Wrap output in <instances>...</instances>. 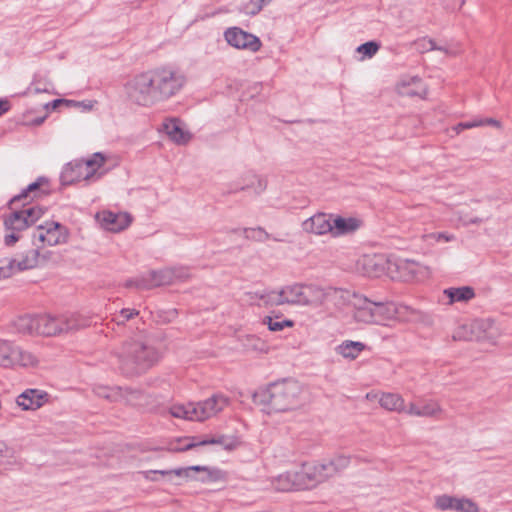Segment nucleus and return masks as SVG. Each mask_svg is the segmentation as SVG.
<instances>
[{
	"mask_svg": "<svg viewBox=\"0 0 512 512\" xmlns=\"http://www.w3.org/2000/svg\"><path fill=\"white\" fill-rule=\"evenodd\" d=\"M422 47L426 51H429V50H440V51H444L445 53H449L445 48L437 47L436 43L433 40H431V39H424L422 41Z\"/></svg>",
	"mask_w": 512,
	"mask_h": 512,
	"instance_id": "obj_61",
	"label": "nucleus"
},
{
	"mask_svg": "<svg viewBox=\"0 0 512 512\" xmlns=\"http://www.w3.org/2000/svg\"><path fill=\"white\" fill-rule=\"evenodd\" d=\"M422 238L428 245H433L435 243L452 241L455 239V236L448 232H430L423 234Z\"/></svg>",
	"mask_w": 512,
	"mask_h": 512,
	"instance_id": "obj_44",
	"label": "nucleus"
},
{
	"mask_svg": "<svg viewBox=\"0 0 512 512\" xmlns=\"http://www.w3.org/2000/svg\"><path fill=\"white\" fill-rule=\"evenodd\" d=\"M61 333L75 331L86 326V322L77 314H66L58 316Z\"/></svg>",
	"mask_w": 512,
	"mask_h": 512,
	"instance_id": "obj_35",
	"label": "nucleus"
},
{
	"mask_svg": "<svg viewBox=\"0 0 512 512\" xmlns=\"http://www.w3.org/2000/svg\"><path fill=\"white\" fill-rule=\"evenodd\" d=\"M31 245L45 247L66 243L69 233L66 226H32Z\"/></svg>",
	"mask_w": 512,
	"mask_h": 512,
	"instance_id": "obj_9",
	"label": "nucleus"
},
{
	"mask_svg": "<svg viewBox=\"0 0 512 512\" xmlns=\"http://www.w3.org/2000/svg\"><path fill=\"white\" fill-rule=\"evenodd\" d=\"M32 226H6L4 232V244L13 246L18 241L31 244Z\"/></svg>",
	"mask_w": 512,
	"mask_h": 512,
	"instance_id": "obj_24",
	"label": "nucleus"
},
{
	"mask_svg": "<svg viewBox=\"0 0 512 512\" xmlns=\"http://www.w3.org/2000/svg\"><path fill=\"white\" fill-rule=\"evenodd\" d=\"M264 5L265 3L263 0H251L248 4L245 5L244 12L247 15H256L262 10Z\"/></svg>",
	"mask_w": 512,
	"mask_h": 512,
	"instance_id": "obj_55",
	"label": "nucleus"
},
{
	"mask_svg": "<svg viewBox=\"0 0 512 512\" xmlns=\"http://www.w3.org/2000/svg\"><path fill=\"white\" fill-rule=\"evenodd\" d=\"M140 474L145 480L149 482H157L159 480L158 476L155 475L153 470L141 471Z\"/></svg>",
	"mask_w": 512,
	"mask_h": 512,
	"instance_id": "obj_63",
	"label": "nucleus"
},
{
	"mask_svg": "<svg viewBox=\"0 0 512 512\" xmlns=\"http://www.w3.org/2000/svg\"><path fill=\"white\" fill-rule=\"evenodd\" d=\"M285 301L289 305L319 306L326 299V292L316 285H288L284 286Z\"/></svg>",
	"mask_w": 512,
	"mask_h": 512,
	"instance_id": "obj_8",
	"label": "nucleus"
},
{
	"mask_svg": "<svg viewBox=\"0 0 512 512\" xmlns=\"http://www.w3.org/2000/svg\"><path fill=\"white\" fill-rule=\"evenodd\" d=\"M353 319L357 323L388 326L394 312L392 302H375L364 295L354 294Z\"/></svg>",
	"mask_w": 512,
	"mask_h": 512,
	"instance_id": "obj_5",
	"label": "nucleus"
},
{
	"mask_svg": "<svg viewBox=\"0 0 512 512\" xmlns=\"http://www.w3.org/2000/svg\"><path fill=\"white\" fill-rule=\"evenodd\" d=\"M14 341L0 338V368L8 369Z\"/></svg>",
	"mask_w": 512,
	"mask_h": 512,
	"instance_id": "obj_41",
	"label": "nucleus"
},
{
	"mask_svg": "<svg viewBox=\"0 0 512 512\" xmlns=\"http://www.w3.org/2000/svg\"><path fill=\"white\" fill-rule=\"evenodd\" d=\"M155 341L152 333L142 330L114 347L107 357V363L123 377H139L161 359L162 353Z\"/></svg>",
	"mask_w": 512,
	"mask_h": 512,
	"instance_id": "obj_2",
	"label": "nucleus"
},
{
	"mask_svg": "<svg viewBox=\"0 0 512 512\" xmlns=\"http://www.w3.org/2000/svg\"><path fill=\"white\" fill-rule=\"evenodd\" d=\"M443 413V408L438 401L424 400L420 403V411L418 417L436 418Z\"/></svg>",
	"mask_w": 512,
	"mask_h": 512,
	"instance_id": "obj_38",
	"label": "nucleus"
},
{
	"mask_svg": "<svg viewBox=\"0 0 512 512\" xmlns=\"http://www.w3.org/2000/svg\"><path fill=\"white\" fill-rule=\"evenodd\" d=\"M419 411H420V403L417 404V403H414V402H410L408 404V406L404 405V412L403 413H406V414H408L410 416L418 417L419 416Z\"/></svg>",
	"mask_w": 512,
	"mask_h": 512,
	"instance_id": "obj_59",
	"label": "nucleus"
},
{
	"mask_svg": "<svg viewBox=\"0 0 512 512\" xmlns=\"http://www.w3.org/2000/svg\"><path fill=\"white\" fill-rule=\"evenodd\" d=\"M271 486L276 491L286 492L291 490H301L302 483L298 471H287L271 479Z\"/></svg>",
	"mask_w": 512,
	"mask_h": 512,
	"instance_id": "obj_23",
	"label": "nucleus"
},
{
	"mask_svg": "<svg viewBox=\"0 0 512 512\" xmlns=\"http://www.w3.org/2000/svg\"><path fill=\"white\" fill-rule=\"evenodd\" d=\"M50 395L41 389H26L16 398V404L24 411H35L47 404Z\"/></svg>",
	"mask_w": 512,
	"mask_h": 512,
	"instance_id": "obj_18",
	"label": "nucleus"
},
{
	"mask_svg": "<svg viewBox=\"0 0 512 512\" xmlns=\"http://www.w3.org/2000/svg\"><path fill=\"white\" fill-rule=\"evenodd\" d=\"M13 327L17 333L25 336L37 335V315H22L13 321Z\"/></svg>",
	"mask_w": 512,
	"mask_h": 512,
	"instance_id": "obj_31",
	"label": "nucleus"
},
{
	"mask_svg": "<svg viewBox=\"0 0 512 512\" xmlns=\"http://www.w3.org/2000/svg\"><path fill=\"white\" fill-rule=\"evenodd\" d=\"M466 129H472L483 126H492L497 129H501V122L494 118H475L469 121L464 122Z\"/></svg>",
	"mask_w": 512,
	"mask_h": 512,
	"instance_id": "obj_46",
	"label": "nucleus"
},
{
	"mask_svg": "<svg viewBox=\"0 0 512 512\" xmlns=\"http://www.w3.org/2000/svg\"><path fill=\"white\" fill-rule=\"evenodd\" d=\"M362 222L363 219L356 215L342 217L332 213L317 212L308 218L304 224H360Z\"/></svg>",
	"mask_w": 512,
	"mask_h": 512,
	"instance_id": "obj_22",
	"label": "nucleus"
},
{
	"mask_svg": "<svg viewBox=\"0 0 512 512\" xmlns=\"http://www.w3.org/2000/svg\"><path fill=\"white\" fill-rule=\"evenodd\" d=\"M124 389V401L127 404L137 405L139 404V400L142 398L143 393L140 390L132 389L129 387H125Z\"/></svg>",
	"mask_w": 512,
	"mask_h": 512,
	"instance_id": "obj_52",
	"label": "nucleus"
},
{
	"mask_svg": "<svg viewBox=\"0 0 512 512\" xmlns=\"http://www.w3.org/2000/svg\"><path fill=\"white\" fill-rule=\"evenodd\" d=\"M16 272L13 267V262L10 258H5L0 261V280L10 278Z\"/></svg>",
	"mask_w": 512,
	"mask_h": 512,
	"instance_id": "obj_53",
	"label": "nucleus"
},
{
	"mask_svg": "<svg viewBox=\"0 0 512 512\" xmlns=\"http://www.w3.org/2000/svg\"><path fill=\"white\" fill-rule=\"evenodd\" d=\"M95 102L94 101H88V102H76L72 103L70 106L77 107L82 109L83 111H90L94 108Z\"/></svg>",
	"mask_w": 512,
	"mask_h": 512,
	"instance_id": "obj_62",
	"label": "nucleus"
},
{
	"mask_svg": "<svg viewBox=\"0 0 512 512\" xmlns=\"http://www.w3.org/2000/svg\"><path fill=\"white\" fill-rule=\"evenodd\" d=\"M317 465H318V469L320 470V472L322 474L324 481L327 480L328 478L336 475L331 467V464H329V461L327 459L323 460L321 462H317Z\"/></svg>",
	"mask_w": 512,
	"mask_h": 512,
	"instance_id": "obj_56",
	"label": "nucleus"
},
{
	"mask_svg": "<svg viewBox=\"0 0 512 512\" xmlns=\"http://www.w3.org/2000/svg\"><path fill=\"white\" fill-rule=\"evenodd\" d=\"M94 219L99 224H130L135 220L134 217L126 211L113 212L111 210L97 212Z\"/></svg>",
	"mask_w": 512,
	"mask_h": 512,
	"instance_id": "obj_27",
	"label": "nucleus"
},
{
	"mask_svg": "<svg viewBox=\"0 0 512 512\" xmlns=\"http://www.w3.org/2000/svg\"><path fill=\"white\" fill-rule=\"evenodd\" d=\"M263 324L268 326V329L272 332L282 331L285 327H293L294 322L289 319H281L279 316H265L263 318Z\"/></svg>",
	"mask_w": 512,
	"mask_h": 512,
	"instance_id": "obj_42",
	"label": "nucleus"
},
{
	"mask_svg": "<svg viewBox=\"0 0 512 512\" xmlns=\"http://www.w3.org/2000/svg\"><path fill=\"white\" fill-rule=\"evenodd\" d=\"M154 273V288L161 285H169L173 283L174 272L171 269L165 268L159 271H152Z\"/></svg>",
	"mask_w": 512,
	"mask_h": 512,
	"instance_id": "obj_48",
	"label": "nucleus"
},
{
	"mask_svg": "<svg viewBox=\"0 0 512 512\" xmlns=\"http://www.w3.org/2000/svg\"><path fill=\"white\" fill-rule=\"evenodd\" d=\"M365 349V345L359 341L346 340L336 347V353L343 358L354 360Z\"/></svg>",
	"mask_w": 512,
	"mask_h": 512,
	"instance_id": "obj_34",
	"label": "nucleus"
},
{
	"mask_svg": "<svg viewBox=\"0 0 512 512\" xmlns=\"http://www.w3.org/2000/svg\"><path fill=\"white\" fill-rule=\"evenodd\" d=\"M93 393L109 402H120L124 398V389L120 386L97 384L93 387Z\"/></svg>",
	"mask_w": 512,
	"mask_h": 512,
	"instance_id": "obj_32",
	"label": "nucleus"
},
{
	"mask_svg": "<svg viewBox=\"0 0 512 512\" xmlns=\"http://www.w3.org/2000/svg\"><path fill=\"white\" fill-rule=\"evenodd\" d=\"M173 272V283L176 281H183L190 277V271L186 267H172L170 268Z\"/></svg>",
	"mask_w": 512,
	"mask_h": 512,
	"instance_id": "obj_57",
	"label": "nucleus"
},
{
	"mask_svg": "<svg viewBox=\"0 0 512 512\" xmlns=\"http://www.w3.org/2000/svg\"><path fill=\"white\" fill-rule=\"evenodd\" d=\"M357 227L358 226H309L307 231L316 235L337 238L353 234Z\"/></svg>",
	"mask_w": 512,
	"mask_h": 512,
	"instance_id": "obj_28",
	"label": "nucleus"
},
{
	"mask_svg": "<svg viewBox=\"0 0 512 512\" xmlns=\"http://www.w3.org/2000/svg\"><path fill=\"white\" fill-rule=\"evenodd\" d=\"M155 475H160L167 478L168 481H172L173 476L178 478L191 479L193 478L192 472H203L205 475L199 478V480L205 481H217L221 478V472L219 470H211L206 466H189L181 467L171 470H153Z\"/></svg>",
	"mask_w": 512,
	"mask_h": 512,
	"instance_id": "obj_13",
	"label": "nucleus"
},
{
	"mask_svg": "<svg viewBox=\"0 0 512 512\" xmlns=\"http://www.w3.org/2000/svg\"><path fill=\"white\" fill-rule=\"evenodd\" d=\"M162 126L165 135L175 145L185 146L193 138L187 125L178 118L165 119Z\"/></svg>",
	"mask_w": 512,
	"mask_h": 512,
	"instance_id": "obj_16",
	"label": "nucleus"
},
{
	"mask_svg": "<svg viewBox=\"0 0 512 512\" xmlns=\"http://www.w3.org/2000/svg\"><path fill=\"white\" fill-rule=\"evenodd\" d=\"M457 497L449 494L438 495L434 499V507L441 512L454 511Z\"/></svg>",
	"mask_w": 512,
	"mask_h": 512,
	"instance_id": "obj_40",
	"label": "nucleus"
},
{
	"mask_svg": "<svg viewBox=\"0 0 512 512\" xmlns=\"http://www.w3.org/2000/svg\"><path fill=\"white\" fill-rule=\"evenodd\" d=\"M390 257L383 254H364L358 257L354 264V270L364 276L380 277L387 275Z\"/></svg>",
	"mask_w": 512,
	"mask_h": 512,
	"instance_id": "obj_11",
	"label": "nucleus"
},
{
	"mask_svg": "<svg viewBox=\"0 0 512 512\" xmlns=\"http://www.w3.org/2000/svg\"><path fill=\"white\" fill-rule=\"evenodd\" d=\"M284 296V287L278 291H268L260 295V300L264 305L280 306L287 304Z\"/></svg>",
	"mask_w": 512,
	"mask_h": 512,
	"instance_id": "obj_39",
	"label": "nucleus"
},
{
	"mask_svg": "<svg viewBox=\"0 0 512 512\" xmlns=\"http://www.w3.org/2000/svg\"><path fill=\"white\" fill-rule=\"evenodd\" d=\"M392 307L394 312L391 315V321L408 322L418 315L417 310L407 305L392 302Z\"/></svg>",
	"mask_w": 512,
	"mask_h": 512,
	"instance_id": "obj_36",
	"label": "nucleus"
},
{
	"mask_svg": "<svg viewBox=\"0 0 512 512\" xmlns=\"http://www.w3.org/2000/svg\"><path fill=\"white\" fill-rule=\"evenodd\" d=\"M11 213L4 224H34L37 221H42L44 224H59L49 218L48 212L45 208L37 205H23L22 208L17 209V205H11Z\"/></svg>",
	"mask_w": 512,
	"mask_h": 512,
	"instance_id": "obj_10",
	"label": "nucleus"
},
{
	"mask_svg": "<svg viewBox=\"0 0 512 512\" xmlns=\"http://www.w3.org/2000/svg\"><path fill=\"white\" fill-rule=\"evenodd\" d=\"M252 399L267 414L289 412L304 405L306 390L300 382L285 379L254 392Z\"/></svg>",
	"mask_w": 512,
	"mask_h": 512,
	"instance_id": "obj_3",
	"label": "nucleus"
},
{
	"mask_svg": "<svg viewBox=\"0 0 512 512\" xmlns=\"http://www.w3.org/2000/svg\"><path fill=\"white\" fill-rule=\"evenodd\" d=\"M472 329L476 330V340L495 342L502 334L500 328L492 319H478L472 321Z\"/></svg>",
	"mask_w": 512,
	"mask_h": 512,
	"instance_id": "obj_21",
	"label": "nucleus"
},
{
	"mask_svg": "<svg viewBox=\"0 0 512 512\" xmlns=\"http://www.w3.org/2000/svg\"><path fill=\"white\" fill-rule=\"evenodd\" d=\"M154 277L155 276H154V273H152V271H149L143 275L138 276V282H137L138 289L139 290L153 289L154 288V285H153Z\"/></svg>",
	"mask_w": 512,
	"mask_h": 512,
	"instance_id": "obj_54",
	"label": "nucleus"
},
{
	"mask_svg": "<svg viewBox=\"0 0 512 512\" xmlns=\"http://www.w3.org/2000/svg\"><path fill=\"white\" fill-rule=\"evenodd\" d=\"M454 512H480V508L470 498L457 497Z\"/></svg>",
	"mask_w": 512,
	"mask_h": 512,
	"instance_id": "obj_47",
	"label": "nucleus"
},
{
	"mask_svg": "<svg viewBox=\"0 0 512 512\" xmlns=\"http://www.w3.org/2000/svg\"><path fill=\"white\" fill-rule=\"evenodd\" d=\"M302 489H308L324 481L317 463L303 464L298 471Z\"/></svg>",
	"mask_w": 512,
	"mask_h": 512,
	"instance_id": "obj_25",
	"label": "nucleus"
},
{
	"mask_svg": "<svg viewBox=\"0 0 512 512\" xmlns=\"http://www.w3.org/2000/svg\"><path fill=\"white\" fill-rule=\"evenodd\" d=\"M379 48L378 43L369 41L358 46L357 52L361 54L363 58H371L378 52Z\"/></svg>",
	"mask_w": 512,
	"mask_h": 512,
	"instance_id": "obj_51",
	"label": "nucleus"
},
{
	"mask_svg": "<svg viewBox=\"0 0 512 512\" xmlns=\"http://www.w3.org/2000/svg\"><path fill=\"white\" fill-rule=\"evenodd\" d=\"M228 405V397L214 394L204 401L173 404L168 408V413L174 418L201 422L215 416Z\"/></svg>",
	"mask_w": 512,
	"mask_h": 512,
	"instance_id": "obj_4",
	"label": "nucleus"
},
{
	"mask_svg": "<svg viewBox=\"0 0 512 512\" xmlns=\"http://www.w3.org/2000/svg\"><path fill=\"white\" fill-rule=\"evenodd\" d=\"M40 365L41 359L36 352L14 342L8 369L34 370Z\"/></svg>",
	"mask_w": 512,
	"mask_h": 512,
	"instance_id": "obj_15",
	"label": "nucleus"
},
{
	"mask_svg": "<svg viewBox=\"0 0 512 512\" xmlns=\"http://www.w3.org/2000/svg\"><path fill=\"white\" fill-rule=\"evenodd\" d=\"M185 445L179 446V447H173L171 448L172 451H187L190 449H193L198 446H205V445H221L226 450H233L236 447V441L224 436L220 435L217 437H206L202 440L195 441V438H187L184 439Z\"/></svg>",
	"mask_w": 512,
	"mask_h": 512,
	"instance_id": "obj_19",
	"label": "nucleus"
},
{
	"mask_svg": "<svg viewBox=\"0 0 512 512\" xmlns=\"http://www.w3.org/2000/svg\"><path fill=\"white\" fill-rule=\"evenodd\" d=\"M137 282H138V276L135 277V278H131V279L126 280L125 283H124V287L138 289Z\"/></svg>",
	"mask_w": 512,
	"mask_h": 512,
	"instance_id": "obj_64",
	"label": "nucleus"
},
{
	"mask_svg": "<svg viewBox=\"0 0 512 512\" xmlns=\"http://www.w3.org/2000/svg\"><path fill=\"white\" fill-rule=\"evenodd\" d=\"M109 157L101 152H96L84 160H78L70 163L63 175L66 179L71 181L77 180H90L93 177H101L106 171L102 168L108 162Z\"/></svg>",
	"mask_w": 512,
	"mask_h": 512,
	"instance_id": "obj_6",
	"label": "nucleus"
},
{
	"mask_svg": "<svg viewBox=\"0 0 512 512\" xmlns=\"http://www.w3.org/2000/svg\"><path fill=\"white\" fill-rule=\"evenodd\" d=\"M429 275V268L415 260L390 257L387 276L392 280L419 281Z\"/></svg>",
	"mask_w": 512,
	"mask_h": 512,
	"instance_id": "obj_7",
	"label": "nucleus"
},
{
	"mask_svg": "<svg viewBox=\"0 0 512 512\" xmlns=\"http://www.w3.org/2000/svg\"><path fill=\"white\" fill-rule=\"evenodd\" d=\"M224 38L230 46L250 52H257L262 45L257 36L238 27L228 28L224 33Z\"/></svg>",
	"mask_w": 512,
	"mask_h": 512,
	"instance_id": "obj_14",
	"label": "nucleus"
},
{
	"mask_svg": "<svg viewBox=\"0 0 512 512\" xmlns=\"http://www.w3.org/2000/svg\"><path fill=\"white\" fill-rule=\"evenodd\" d=\"M378 402L380 406L387 411L397 413L404 412V399L397 393H382L379 396Z\"/></svg>",
	"mask_w": 512,
	"mask_h": 512,
	"instance_id": "obj_33",
	"label": "nucleus"
},
{
	"mask_svg": "<svg viewBox=\"0 0 512 512\" xmlns=\"http://www.w3.org/2000/svg\"><path fill=\"white\" fill-rule=\"evenodd\" d=\"M45 186H47V180L43 177L38 178L37 181L28 185L25 190H23L19 195L15 196L11 200L10 205L15 206L19 202L27 200L28 198L33 199L46 194L47 191L43 189Z\"/></svg>",
	"mask_w": 512,
	"mask_h": 512,
	"instance_id": "obj_29",
	"label": "nucleus"
},
{
	"mask_svg": "<svg viewBox=\"0 0 512 512\" xmlns=\"http://www.w3.org/2000/svg\"><path fill=\"white\" fill-rule=\"evenodd\" d=\"M48 254L42 251L38 245H31L30 248L17 256L10 258L13 262L14 270L17 273L26 270L35 269L44 265L48 260Z\"/></svg>",
	"mask_w": 512,
	"mask_h": 512,
	"instance_id": "obj_12",
	"label": "nucleus"
},
{
	"mask_svg": "<svg viewBox=\"0 0 512 512\" xmlns=\"http://www.w3.org/2000/svg\"><path fill=\"white\" fill-rule=\"evenodd\" d=\"M61 334L58 316L49 314L37 315V335L36 336H56Z\"/></svg>",
	"mask_w": 512,
	"mask_h": 512,
	"instance_id": "obj_26",
	"label": "nucleus"
},
{
	"mask_svg": "<svg viewBox=\"0 0 512 512\" xmlns=\"http://www.w3.org/2000/svg\"><path fill=\"white\" fill-rule=\"evenodd\" d=\"M243 345L247 350L259 353H267L269 351L268 344L259 337L254 335L246 336Z\"/></svg>",
	"mask_w": 512,
	"mask_h": 512,
	"instance_id": "obj_43",
	"label": "nucleus"
},
{
	"mask_svg": "<svg viewBox=\"0 0 512 512\" xmlns=\"http://www.w3.org/2000/svg\"><path fill=\"white\" fill-rule=\"evenodd\" d=\"M454 340H476V330L472 329V322L461 325L453 334Z\"/></svg>",
	"mask_w": 512,
	"mask_h": 512,
	"instance_id": "obj_49",
	"label": "nucleus"
},
{
	"mask_svg": "<svg viewBox=\"0 0 512 512\" xmlns=\"http://www.w3.org/2000/svg\"><path fill=\"white\" fill-rule=\"evenodd\" d=\"M327 460L335 474L342 472L350 465V456L344 454H336Z\"/></svg>",
	"mask_w": 512,
	"mask_h": 512,
	"instance_id": "obj_45",
	"label": "nucleus"
},
{
	"mask_svg": "<svg viewBox=\"0 0 512 512\" xmlns=\"http://www.w3.org/2000/svg\"><path fill=\"white\" fill-rule=\"evenodd\" d=\"M139 315V311L134 308H123L119 311V313L114 315L113 321L117 325H124L127 321L137 317Z\"/></svg>",
	"mask_w": 512,
	"mask_h": 512,
	"instance_id": "obj_50",
	"label": "nucleus"
},
{
	"mask_svg": "<svg viewBox=\"0 0 512 512\" xmlns=\"http://www.w3.org/2000/svg\"><path fill=\"white\" fill-rule=\"evenodd\" d=\"M74 103L73 100H66V99H56V100H53L52 102H49L47 104L44 105V108L45 109H56L59 105L61 104H65L66 106H69Z\"/></svg>",
	"mask_w": 512,
	"mask_h": 512,
	"instance_id": "obj_60",
	"label": "nucleus"
},
{
	"mask_svg": "<svg viewBox=\"0 0 512 512\" xmlns=\"http://www.w3.org/2000/svg\"><path fill=\"white\" fill-rule=\"evenodd\" d=\"M442 2L447 10L456 11L463 6L465 0H442Z\"/></svg>",
	"mask_w": 512,
	"mask_h": 512,
	"instance_id": "obj_58",
	"label": "nucleus"
},
{
	"mask_svg": "<svg viewBox=\"0 0 512 512\" xmlns=\"http://www.w3.org/2000/svg\"><path fill=\"white\" fill-rule=\"evenodd\" d=\"M395 91L401 96L425 98L427 85L418 76H402L395 84Z\"/></svg>",
	"mask_w": 512,
	"mask_h": 512,
	"instance_id": "obj_17",
	"label": "nucleus"
},
{
	"mask_svg": "<svg viewBox=\"0 0 512 512\" xmlns=\"http://www.w3.org/2000/svg\"><path fill=\"white\" fill-rule=\"evenodd\" d=\"M443 295L448 298V305L454 303H466L475 297L474 289L469 286L450 287L443 291Z\"/></svg>",
	"mask_w": 512,
	"mask_h": 512,
	"instance_id": "obj_30",
	"label": "nucleus"
},
{
	"mask_svg": "<svg viewBox=\"0 0 512 512\" xmlns=\"http://www.w3.org/2000/svg\"><path fill=\"white\" fill-rule=\"evenodd\" d=\"M275 226H269V230L261 226H245L235 230L236 233L244 236L245 239L254 242H265L267 240L281 241V236L274 232Z\"/></svg>",
	"mask_w": 512,
	"mask_h": 512,
	"instance_id": "obj_20",
	"label": "nucleus"
},
{
	"mask_svg": "<svg viewBox=\"0 0 512 512\" xmlns=\"http://www.w3.org/2000/svg\"><path fill=\"white\" fill-rule=\"evenodd\" d=\"M18 464V456L14 447L0 441V466H13Z\"/></svg>",
	"mask_w": 512,
	"mask_h": 512,
	"instance_id": "obj_37",
	"label": "nucleus"
},
{
	"mask_svg": "<svg viewBox=\"0 0 512 512\" xmlns=\"http://www.w3.org/2000/svg\"><path fill=\"white\" fill-rule=\"evenodd\" d=\"M185 84L180 70L162 66L131 77L124 84V94L132 104L150 108L178 94Z\"/></svg>",
	"mask_w": 512,
	"mask_h": 512,
	"instance_id": "obj_1",
	"label": "nucleus"
}]
</instances>
